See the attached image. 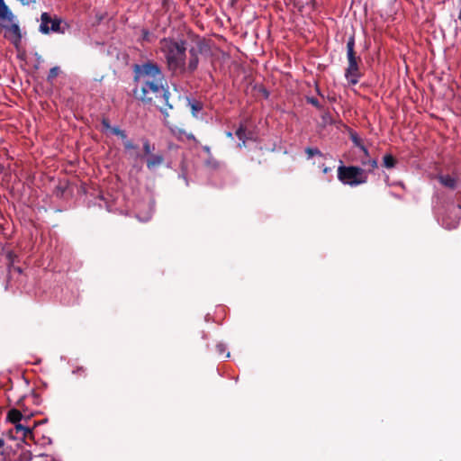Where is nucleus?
<instances>
[{
    "label": "nucleus",
    "mask_w": 461,
    "mask_h": 461,
    "mask_svg": "<svg viewBox=\"0 0 461 461\" xmlns=\"http://www.w3.org/2000/svg\"><path fill=\"white\" fill-rule=\"evenodd\" d=\"M5 446V440L4 438H0V448Z\"/></svg>",
    "instance_id": "nucleus-29"
},
{
    "label": "nucleus",
    "mask_w": 461,
    "mask_h": 461,
    "mask_svg": "<svg viewBox=\"0 0 461 461\" xmlns=\"http://www.w3.org/2000/svg\"><path fill=\"white\" fill-rule=\"evenodd\" d=\"M14 429L17 434L21 433L23 438L27 437H32V429L27 426L20 424L19 422L14 424Z\"/></svg>",
    "instance_id": "nucleus-16"
},
{
    "label": "nucleus",
    "mask_w": 461,
    "mask_h": 461,
    "mask_svg": "<svg viewBox=\"0 0 461 461\" xmlns=\"http://www.w3.org/2000/svg\"><path fill=\"white\" fill-rule=\"evenodd\" d=\"M23 419L22 412L17 409H12L8 411L7 420L13 424L18 423Z\"/></svg>",
    "instance_id": "nucleus-15"
},
{
    "label": "nucleus",
    "mask_w": 461,
    "mask_h": 461,
    "mask_svg": "<svg viewBox=\"0 0 461 461\" xmlns=\"http://www.w3.org/2000/svg\"><path fill=\"white\" fill-rule=\"evenodd\" d=\"M101 124L103 126V131H108L110 129H111V124H110V121L108 118L106 117H104L101 121Z\"/></svg>",
    "instance_id": "nucleus-25"
},
{
    "label": "nucleus",
    "mask_w": 461,
    "mask_h": 461,
    "mask_svg": "<svg viewBox=\"0 0 461 461\" xmlns=\"http://www.w3.org/2000/svg\"><path fill=\"white\" fill-rule=\"evenodd\" d=\"M15 16L4 0H0V19L11 23L10 24L1 23L0 28L5 29L9 35L5 34L13 44L18 46L22 40V32L19 24L13 23Z\"/></svg>",
    "instance_id": "nucleus-4"
},
{
    "label": "nucleus",
    "mask_w": 461,
    "mask_h": 461,
    "mask_svg": "<svg viewBox=\"0 0 461 461\" xmlns=\"http://www.w3.org/2000/svg\"><path fill=\"white\" fill-rule=\"evenodd\" d=\"M330 171V167H325V168L323 169V173H324V174H327V173H329Z\"/></svg>",
    "instance_id": "nucleus-30"
},
{
    "label": "nucleus",
    "mask_w": 461,
    "mask_h": 461,
    "mask_svg": "<svg viewBox=\"0 0 461 461\" xmlns=\"http://www.w3.org/2000/svg\"><path fill=\"white\" fill-rule=\"evenodd\" d=\"M348 67L345 69V77L350 85L359 82L362 73L360 71L361 58L355 51V37L351 35L347 41Z\"/></svg>",
    "instance_id": "nucleus-3"
},
{
    "label": "nucleus",
    "mask_w": 461,
    "mask_h": 461,
    "mask_svg": "<svg viewBox=\"0 0 461 461\" xmlns=\"http://www.w3.org/2000/svg\"><path fill=\"white\" fill-rule=\"evenodd\" d=\"M338 179L344 185L356 186L366 183L367 176L365 170L359 167L342 165L338 167Z\"/></svg>",
    "instance_id": "nucleus-5"
},
{
    "label": "nucleus",
    "mask_w": 461,
    "mask_h": 461,
    "mask_svg": "<svg viewBox=\"0 0 461 461\" xmlns=\"http://www.w3.org/2000/svg\"><path fill=\"white\" fill-rule=\"evenodd\" d=\"M141 34H142V40L143 41H149L150 32H149V30L143 29L141 31Z\"/></svg>",
    "instance_id": "nucleus-27"
},
{
    "label": "nucleus",
    "mask_w": 461,
    "mask_h": 461,
    "mask_svg": "<svg viewBox=\"0 0 461 461\" xmlns=\"http://www.w3.org/2000/svg\"><path fill=\"white\" fill-rule=\"evenodd\" d=\"M9 437H10L11 438H14V436L13 435V430H10V431H9Z\"/></svg>",
    "instance_id": "nucleus-31"
},
{
    "label": "nucleus",
    "mask_w": 461,
    "mask_h": 461,
    "mask_svg": "<svg viewBox=\"0 0 461 461\" xmlns=\"http://www.w3.org/2000/svg\"><path fill=\"white\" fill-rule=\"evenodd\" d=\"M439 183L450 189H455L456 187V178L450 175H439L438 176Z\"/></svg>",
    "instance_id": "nucleus-11"
},
{
    "label": "nucleus",
    "mask_w": 461,
    "mask_h": 461,
    "mask_svg": "<svg viewBox=\"0 0 461 461\" xmlns=\"http://www.w3.org/2000/svg\"><path fill=\"white\" fill-rule=\"evenodd\" d=\"M205 151L209 152L210 151V149L208 147H204L203 148Z\"/></svg>",
    "instance_id": "nucleus-34"
},
{
    "label": "nucleus",
    "mask_w": 461,
    "mask_h": 461,
    "mask_svg": "<svg viewBox=\"0 0 461 461\" xmlns=\"http://www.w3.org/2000/svg\"><path fill=\"white\" fill-rule=\"evenodd\" d=\"M187 104L190 107L191 113L194 117H197V113L203 110V104L197 100H192L190 98H186Z\"/></svg>",
    "instance_id": "nucleus-13"
},
{
    "label": "nucleus",
    "mask_w": 461,
    "mask_h": 461,
    "mask_svg": "<svg viewBox=\"0 0 461 461\" xmlns=\"http://www.w3.org/2000/svg\"><path fill=\"white\" fill-rule=\"evenodd\" d=\"M167 126L168 127L171 133L177 139L181 140L182 136L185 135L188 140H193L195 143H198V140H196L193 133H186V131L183 128L174 124L170 120L169 125Z\"/></svg>",
    "instance_id": "nucleus-9"
},
{
    "label": "nucleus",
    "mask_w": 461,
    "mask_h": 461,
    "mask_svg": "<svg viewBox=\"0 0 461 461\" xmlns=\"http://www.w3.org/2000/svg\"><path fill=\"white\" fill-rule=\"evenodd\" d=\"M306 101L308 104H311L312 105H313L320 111H321L323 109V106L320 104L318 99L315 97H306Z\"/></svg>",
    "instance_id": "nucleus-24"
},
{
    "label": "nucleus",
    "mask_w": 461,
    "mask_h": 461,
    "mask_svg": "<svg viewBox=\"0 0 461 461\" xmlns=\"http://www.w3.org/2000/svg\"><path fill=\"white\" fill-rule=\"evenodd\" d=\"M123 141V147L125 150L130 155V152H133L134 150L138 149V145L134 144L132 140H129L127 137L122 140Z\"/></svg>",
    "instance_id": "nucleus-19"
},
{
    "label": "nucleus",
    "mask_w": 461,
    "mask_h": 461,
    "mask_svg": "<svg viewBox=\"0 0 461 461\" xmlns=\"http://www.w3.org/2000/svg\"><path fill=\"white\" fill-rule=\"evenodd\" d=\"M235 134L240 141H243V144H246L247 140L252 139V131H247L246 127L242 123L239 126Z\"/></svg>",
    "instance_id": "nucleus-12"
},
{
    "label": "nucleus",
    "mask_w": 461,
    "mask_h": 461,
    "mask_svg": "<svg viewBox=\"0 0 461 461\" xmlns=\"http://www.w3.org/2000/svg\"><path fill=\"white\" fill-rule=\"evenodd\" d=\"M130 158L133 159L134 161H137L138 159H140L143 158V155L140 154L138 149L134 150L133 152H130Z\"/></svg>",
    "instance_id": "nucleus-26"
},
{
    "label": "nucleus",
    "mask_w": 461,
    "mask_h": 461,
    "mask_svg": "<svg viewBox=\"0 0 461 461\" xmlns=\"http://www.w3.org/2000/svg\"><path fill=\"white\" fill-rule=\"evenodd\" d=\"M204 48V42L199 41L196 47H193L189 50V59L187 65L185 64V72L193 74L197 69L200 61L199 55L203 53Z\"/></svg>",
    "instance_id": "nucleus-7"
},
{
    "label": "nucleus",
    "mask_w": 461,
    "mask_h": 461,
    "mask_svg": "<svg viewBox=\"0 0 461 461\" xmlns=\"http://www.w3.org/2000/svg\"><path fill=\"white\" fill-rule=\"evenodd\" d=\"M108 131L120 137L122 140L127 137L125 131L121 130L118 126H111V129Z\"/></svg>",
    "instance_id": "nucleus-21"
},
{
    "label": "nucleus",
    "mask_w": 461,
    "mask_h": 461,
    "mask_svg": "<svg viewBox=\"0 0 461 461\" xmlns=\"http://www.w3.org/2000/svg\"><path fill=\"white\" fill-rule=\"evenodd\" d=\"M7 258L9 259V264H8V273H9V275L13 271L18 273L19 275L22 274V268L20 267L14 266V259L17 258V256L13 254V253H11V252H9L8 255H7Z\"/></svg>",
    "instance_id": "nucleus-18"
},
{
    "label": "nucleus",
    "mask_w": 461,
    "mask_h": 461,
    "mask_svg": "<svg viewBox=\"0 0 461 461\" xmlns=\"http://www.w3.org/2000/svg\"><path fill=\"white\" fill-rule=\"evenodd\" d=\"M144 155L149 156L147 158V167L149 170H154L163 165L165 158L162 152L152 153L154 146L150 144L148 139L142 140Z\"/></svg>",
    "instance_id": "nucleus-6"
},
{
    "label": "nucleus",
    "mask_w": 461,
    "mask_h": 461,
    "mask_svg": "<svg viewBox=\"0 0 461 461\" xmlns=\"http://www.w3.org/2000/svg\"><path fill=\"white\" fill-rule=\"evenodd\" d=\"M397 164V159L392 154H385L383 157V167L388 169L393 168Z\"/></svg>",
    "instance_id": "nucleus-17"
},
{
    "label": "nucleus",
    "mask_w": 461,
    "mask_h": 461,
    "mask_svg": "<svg viewBox=\"0 0 461 461\" xmlns=\"http://www.w3.org/2000/svg\"><path fill=\"white\" fill-rule=\"evenodd\" d=\"M134 81L137 83L133 95L144 104L156 106L164 115L165 125H169V112L174 110L170 93L160 66L148 60L133 67Z\"/></svg>",
    "instance_id": "nucleus-1"
},
{
    "label": "nucleus",
    "mask_w": 461,
    "mask_h": 461,
    "mask_svg": "<svg viewBox=\"0 0 461 461\" xmlns=\"http://www.w3.org/2000/svg\"><path fill=\"white\" fill-rule=\"evenodd\" d=\"M351 140H352L353 143L363 151L364 155L368 156V150L363 145L361 140L357 135L352 134Z\"/></svg>",
    "instance_id": "nucleus-20"
},
{
    "label": "nucleus",
    "mask_w": 461,
    "mask_h": 461,
    "mask_svg": "<svg viewBox=\"0 0 461 461\" xmlns=\"http://www.w3.org/2000/svg\"><path fill=\"white\" fill-rule=\"evenodd\" d=\"M230 357V353L228 352L225 356V357Z\"/></svg>",
    "instance_id": "nucleus-35"
},
{
    "label": "nucleus",
    "mask_w": 461,
    "mask_h": 461,
    "mask_svg": "<svg viewBox=\"0 0 461 461\" xmlns=\"http://www.w3.org/2000/svg\"><path fill=\"white\" fill-rule=\"evenodd\" d=\"M305 153L308 155V158H311L312 157L317 155V156H320V157H323V154L322 152L317 149V148H306L305 149Z\"/></svg>",
    "instance_id": "nucleus-22"
},
{
    "label": "nucleus",
    "mask_w": 461,
    "mask_h": 461,
    "mask_svg": "<svg viewBox=\"0 0 461 461\" xmlns=\"http://www.w3.org/2000/svg\"><path fill=\"white\" fill-rule=\"evenodd\" d=\"M361 164L364 167H368L367 170L369 172L373 171L375 168H376L378 167L377 160L375 158H369V155L368 156L365 155V157L361 158Z\"/></svg>",
    "instance_id": "nucleus-14"
},
{
    "label": "nucleus",
    "mask_w": 461,
    "mask_h": 461,
    "mask_svg": "<svg viewBox=\"0 0 461 461\" xmlns=\"http://www.w3.org/2000/svg\"><path fill=\"white\" fill-rule=\"evenodd\" d=\"M159 51L163 54L167 68L173 75L185 72L186 41L174 38L159 41Z\"/></svg>",
    "instance_id": "nucleus-2"
},
{
    "label": "nucleus",
    "mask_w": 461,
    "mask_h": 461,
    "mask_svg": "<svg viewBox=\"0 0 461 461\" xmlns=\"http://www.w3.org/2000/svg\"><path fill=\"white\" fill-rule=\"evenodd\" d=\"M59 67L51 68L50 69V71H49V75L47 77V80L49 82H52L59 76Z\"/></svg>",
    "instance_id": "nucleus-23"
},
{
    "label": "nucleus",
    "mask_w": 461,
    "mask_h": 461,
    "mask_svg": "<svg viewBox=\"0 0 461 461\" xmlns=\"http://www.w3.org/2000/svg\"><path fill=\"white\" fill-rule=\"evenodd\" d=\"M60 23L59 19H52L48 13H42L41 15L40 32L43 34H49L50 32H60Z\"/></svg>",
    "instance_id": "nucleus-8"
},
{
    "label": "nucleus",
    "mask_w": 461,
    "mask_h": 461,
    "mask_svg": "<svg viewBox=\"0 0 461 461\" xmlns=\"http://www.w3.org/2000/svg\"><path fill=\"white\" fill-rule=\"evenodd\" d=\"M245 145H246V144H243V141H241V142H240V143L238 144V146H239L240 148H241V147H243V146H245Z\"/></svg>",
    "instance_id": "nucleus-33"
},
{
    "label": "nucleus",
    "mask_w": 461,
    "mask_h": 461,
    "mask_svg": "<svg viewBox=\"0 0 461 461\" xmlns=\"http://www.w3.org/2000/svg\"><path fill=\"white\" fill-rule=\"evenodd\" d=\"M167 126L168 127L171 133L177 139L181 140L182 136L185 135L188 140H193L195 143H198V140H196L193 133H186V131L183 128L174 124L170 120L169 125Z\"/></svg>",
    "instance_id": "nucleus-10"
},
{
    "label": "nucleus",
    "mask_w": 461,
    "mask_h": 461,
    "mask_svg": "<svg viewBox=\"0 0 461 461\" xmlns=\"http://www.w3.org/2000/svg\"><path fill=\"white\" fill-rule=\"evenodd\" d=\"M216 349H217V351H218L220 356H222L224 354V352H225V347L222 344H218L216 346Z\"/></svg>",
    "instance_id": "nucleus-28"
},
{
    "label": "nucleus",
    "mask_w": 461,
    "mask_h": 461,
    "mask_svg": "<svg viewBox=\"0 0 461 461\" xmlns=\"http://www.w3.org/2000/svg\"><path fill=\"white\" fill-rule=\"evenodd\" d=\"M226 135H227V137H229V138H231V137H232V133H231V132H230V131H228Z\"/></svg>",
    "instance_id": "nucleus-32"
}]
</instances>
